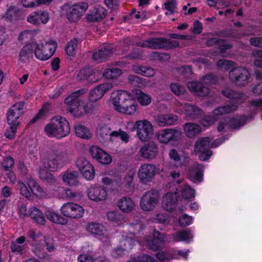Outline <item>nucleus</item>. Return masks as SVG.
<instances>
[{"label": "nucleus", "instance_id": "obj_1", "mask_svg": "<svg viewBox=\"0 0 262 262\" xmlns=\"http://www.w3.org/2000/svg\"><path fill=\"white\" fill-rule=\"evenodd\" d=\"M223 94L227 98L236 100L234 103L225 106H220L213 111L214 117L211 115L205 116L200 121L201 124L205 127L212 125L220 115L232 113L236 110L238 105L244 102L245 97L242 94L230 89H226L222 91Z\"/></svg>", "mask_w": 262, "mask_h": 262}, {"label": "nucleus", "instance_id": "obj_2", "mask_svg": "<svg viewBox=\"0 0 262 262\" xmlns=\"http://www.w3.org/2000/svg\"><path fill=\"white\" fill-rule=\"evenodd\" d=\"M110 100L114 110L122 114L133 115L139 108L133 95L125 91H114L111 94Z\"/></svg>", "mask_w": 262, "mask_h": 262}, {"label": "nucleus", "instance_id": "obj_3", "mask_svg": "<svg viewBox=\"0 0 262 262\" xmlns=\"http://www.w3.org/2000/svg\"><path fill=\"white\" fill-rule=\"evenodd\" d=\"M70 130L68 120L59 116L53 117L45 128V132L48 136L58 138L67 136Z\"/></svg>", "mask_w": 262, "mask_h": 262}, {"label": "nucleus", "instance_id": "obj_4", "mask_svg": "<svg viewBox=\"0 0 262 262\" xmlns=\"http://www.w3.org/2000/svg\"><path fill=\"white\" fill-rule=\"evenodd\" d=\"M126 128L131 132L136 130L138 138L142 141L149 139L154 132L152 124L147 119L137 120L134 124L133 122L128 121Z\"/></svg>", "mask_w": 262, "mask_h": 262}, {"label": "nucleus", "instance_id": "obj_5", "mask_svg": "<svg viewBox=\"0 0 262 262\" xmlns=\"http://www.w3.org/2000/svg\"><path fill=\"white\" fill-rule=\"evenodd\" d=\"M88 8V5L86 3L78 2L74 4H64L61 7V10L69 21L76 23L84 14Z\"/></svg>", "mask_w": 262, "mask_h": 262}, {"label": "nucleus", "instance_id": "obj_6", "mask_svg": "<svg viewBox=\"0 0 262 262\" xmlns=\"http://www.w3.org/2000/svg\"><path fill=\"white\" fill-rule=\"evenodd\" d=\"M222 139L216 140L214 143L210 145V140L209 137H205L199 138L194 146V151L200 154L199 158L202 161L208 160L212 155L211 151L208 150L209 147H216L224 142Z\"/></svg>", "mask_w": 262, "mask_h": 262}, {"label": "nucleus", "instance_id": "obj_7", "mask_svg": "<svg viewBox=\"0 0 262 262\" xmlns=\"http://www.w3.org/2000/svg\"><path fill=\"white\" fill-rule=\"evenodd\" d=\"M33 48L35 57L40 60L45 61L53 56L56 50L57 43L53 40L40 43L33 42Z\"/></svg>", "mask_w": 262, "mask_h": 262}, {"label": "nucleus", "instance_id": "obj_8", "mask_svg": "<svg viewBox=\"0 0 262 262\" xmlns=\"http://www.w3.org/2000/svg\"><path fill=\"white\" fill-rule=\"evenodd\" d=\"M138 46L152 49L171 48L179 46L177 41H171L164 38H150L146 41L136 43Z\"/></svg>", "mask_w": 262, "mask_h": 262}, {"label": "nucleus", "instance_id": "obj_9", "mask_svg": "<svg viewBox=\"0 0 262 262\" xmlns=\"http://www.w3.org/2000/svg\"><path fill=\"white\" fill-rule=\"evenodd\" d=\"M156 136L159 142L167 144L181 140L182 133L180 130L174 128H165L160 130Z\"/></svg>", "mask_w": 262, "mask_h": 262}, {"label": "nucleus", "instance_id": "obj_10", "mask_svg": "<svg viewBox=\"0 0 262 262\" xmlns=\"http://www.w3.org/2000/svg\"><path fill=\"white\" fill-rule=\"evenodd\" d=\"M160 195L156 190H151L145 192L141 198L140 206L145 211L152 210L159 203Z\"/></svg>", "mask_w": 262, "mask_h": 262}, {"label": "nucleus", "instance_id": "obj_11", "mask_svg": "<svg viewBox=\"0 0 262 262\" xmlns=\"http://www.w3.org/2000/svg\"><path fill=\"white\" fill-rule=\"evenodd\" d=\"M66 155L60 154L58 155H51L45 154L41 156L43 164L46 168L51 170H56L61 167L66 161Z\"/></svg>", "mask_w": 262, "mask_h": 262}, {"label": "nucleus", "instance_id": "obj_12", "mask_svg": "<svg viewBox=\"0 0 262 262\" xmlns=\"http://www.w3.org/2000/svg\"><path fill=\"white\" fill-rule=\"evenodd\" d=\"M60 211L63 216L73 219H80L84 214L83 208L81 206L73 202L64 204L61 207Z\"/></svg>", "mask_w": 262, "mask_h": 262}, {"label": "nucleus", "instance_id": "obj_13", "mask_svg": "<svg viewBox=\"0 0 262 262\" xmlns=\"http://www.w3.org/2000/svg\"><path fill=\"white\" fill-rule=\"evenodd\" d=\"M229 75L231 80L239 86L248 83L250 76L249 71L244 67L232 69L229 72Z\"/></svg>", "mask_w": 262, "mask_h": 262}, {"label": "nucleus", "instance_id": "obj_14", "mask_svg": "<svg viewBox=\"0 0 262 262\" xmlns=\"http://www.w3.org/2000/svg\"><path fill=\"white\" fill-rule=\"evenodd\" d=\"M24 113V103L19 102L13 104L7 112V122L9 125H20V118Z\"/></svg>", "mask_w": 262, "mask_h": 262}, {"label": "nucleus", "instance_id": "obj_15", "mask_svg": "<svg viewBox=\"0 0 262 262\" xmlns=\"http://www.w3.org/2000/svg\"><path fill=\"white\" fill-rule=\"evenodd\" d=\"M159 168L150 163H145L141 165L138 169L139 179L143 182L151 181L158 173Z\"/></svg>", "mask_w": 262, "mask_h": 262}, {"label": "nucleus", "instance_id": "obj_16", "mask_svg": "<svg viewBox=\"0 0 262 262\" xmlns=\"http://www.w3.org/2000/svg\"><path fill=\"white\" fill-rule=\"evenodd\" d=\"M176 112L180 114H184L191 119L198 118L202 114L201 110L198 106L189 103L182 104L179 102H177L176 104Z\"/></svg>", "mask_w": 262, "mask_h": 262}, {"label": "nucleus", "instance_id": "obj_17", "mask_svg": "<svg viewBox=\"0 0 262 262\" xmlns=\"http://www.w3.org/2000/svg\"><path fill=\"white\" fill-rule=\"evenodd\" d=\"M50 20V14L47 10H40L30 13L27 20L30 24L40 26L47 24Z\"/></svg>", "mask_w": 262, "mask_h": 262}, {"label": "nucleus", "instance_id": "obj_18", "mask_svg": "<svg viewBox=\"0 0 262 262\" xmlns=\"http://www.w3.org/2000/svg\"><path fill=\"white\" fill-rule=\"evenodd\" d=\"M86 192L89 199L96 202L105 201L108 196L106 189L102 186H91Z\"/></svg>", "mask_w": 262, "mask_h": 262}, {"label": "nucleus", "instance_id": "obj_19", "mask_svg": "<svg viewBox=\"0 0 262 262\" xmlns=\"http://www.w3.org/2000/svg\"><path fill=\"white\" fill-rule=\"evenodd\" d=\"M139 155L145 160H153L158 154V146L154 142H150L142 146L139 151Z\"/></svg>", "mask_w": 262, "mask_h": 262}, {"label": "nucleus", "instance_id": "obj_20", "mask_svg": "<svg viewBox=\"0 0 262 262\" xmlns=\"http://www.w3.org/2000/svg\"><path fill=\"white\" fill-rule=\"evenodd\" d=\"M89 152L93 159L102 164L108 165L112 162L111 156L98 146H91Z\"/></svg>", "mask_w": 262, "mask_h": 262}, {"label": "nucleus", "instance_id": "obj_21", "mask_svg": "<svg viewBox=\"0 0 262 262\" xmlns=\"http://www.w3.org/2000/svg\"><path fill=\"white\" fill-rule=\"evenodd\" d=\"M113 87L111 82L102 83L92 90L90 93L89 98L91 102H96L101 99L104 94Z\"/></svg>", "mask_w": 262, "mask_h": 262}, {"label": "nucleus", "instance_id": "obj_22", "mask_svg": "<svg viewBox=\"0 0 262 262\" xmlns=\"http://www.w3.org/2000/svg\"><path fill=\"white\" fill-rule=\"evenodd\" d=\"M151 240L148 239L146 241L147 246L152 250L156 251L160 249L163 244L166 242L165 235L157 230L154 231Z\"/></svg>", "mask_w": 262, "mask_h": 262}, {"label": "nucleus", "instance_id": "obj_23", "mask_svg": "<svg viewBox=\"0 0 262 262\" xmlns=\"http://www.w3.org/2000/svg\"><path fill=\"white\" fill-rule=\"evenodd\" d=\"M101 182L104 185L115 184L117 186L121 185V179L117 176L114 170H107L101 173L100 175Z\"/></svg>", "mask_w": 262, "mask_h": 262}, {"label": "nucleus", "instance_id": "obj_24", "mask_svg": "<svg viewBox=\"0 0 262 262\" xmlns=\"http://www.w3.org/2000/svg\"><path fill=\"white\" fill-rule=\"evenodd\" d=\"M113 49V47L112 45H102L97 51L94 53L93 58L98 62L104 61L112 54Z\"/></svg>", "mask_w": 262, "mask_h": 262}, {"label": "nucleus", "instance_id": "obj_25", "mask_svg": "<svg viewBox=\"0 0 262 262\" xmlns=\"http://www.w3.org/2000/svg\"><path fill=\"white\" fill-rule=\"evenodd\" d=\"M116 205L119 209L124 213H130L135 208L134 201L129 197L122 196L116 202Z\"/></svg>", "mask_w": 262, "mask_h": 262}, {"label": "nucleus", "instance_id": "obj_26", "mask_svg": "<svg viewBox=\"0 0 262 262\" xmlns=\"http://www.w3.org/2000/svg\"><path fill=\"white\" fill-rule=\"evenodd\" d=\"M178 119L177 116L168 114L158 115L156 118L155 121L159 126L163 127L174 124Z\"/></svg>", "mask_w": 262, "mask_h": 262}, {"label": "nucleus", "instance_id": "obj_27", "mask_svg": "<svg viewBox=\"0 0 262 262\" xmlns=\"http://www.w3.org/2000/svg\"><path fill=\"white\" fill-rule=\"evenodd\" d=\"M177 202V197L176 193L168 192L162 197V207L167 211H170L174 209Z\"/></svg>", "mask_w": 262, "mask_h": 262}, {"label": "nucleus", "instance_id": "obj_28", "mask_svg": "<svg viewBox=\"0 0 262 262\" xmlns=\"http://www.w3.org/2000/svg\"><path fill=\"white\" fill-rule=\"evenodd\" d=\"M203 172L202 166L195 164L189 170L187 175L191 181L195 183H199L203 181Z\"/></svg>", "mask_w": 262, "mask_h": 262}, {"label": "nucleus", "instance_id": "obj_29", "mask_svg": "<svg viewBox=\"0 0 262 262\" xmlns=\"http://www.w3.org/2000/svg\"><path fill=\"white\" fill-rule=\"evenodd\" d=\"M33 222L38 225H45L46 223L45 216L42 211L35 206L29 208V215Z\"/></svg>", "mask_w": 262, "mask_h": 262}, {"label": "nucleus", "instance_id": "obj_30", "mask_svg": "<svg viewBox=\"0 0 262 262\" xmlns=\"http://www.w3.org/2000/svg\"><path fill=\"white\" fill-rule=\"evenodd\" d=\"M66 103L69 111L75 117H79L84 114V101L75 100Z\"/></svg>", "mask_w": 262, "mask_h": 262}, {"label": "nucleus", "instance_id": "obj_31", "mask_svg": "<svg viewBox=\"0 0 262 262\" xmlns=\"http://www.w3.org/2000/svg\"><path fill=\"white\" fill-rule=\"evenodd\" d=\"M106 16V10L104 8L98 6L90 11L86 15V19L90 21H98Z\"/></svg>", "mask_w": 262, "mask_h": 262}, {"label": "nucleus", "instance_id": "obj_32", "mask_svg": "<svg viewBox=\"0 0 262 262\" xmlns=\"http://www.w3.org/2000/svg\"><path fill=\"white\" fill-rule=\"evenodd\" d=\"M183 129L185 135L188 138H193L202 132V128L199 124L192 122L185 123Z\"/></svg>", "mask_w": 262, "mask_h": 262}, {"label": "nucleus", "instance_id": "obj_33", "mask_svg": "<svg viewBox=\"0 0 262 262\" xmlns=\"http://www.w3.org/2000/svg\"><path fill=\"white\" fill-rule=\"evenodd\" d=\"M85 229L89 232L99 236L107 237V236L104 227L97 223H89L86 226Z\"/></svg>", "mask_w": 262, "mask_h": 262}, {"label": "nucleus", "instance_id": "obj_34", "mask_svg": "<svg viewBox=\"0 0 262 262\" xmlns=\"http://www.w3.org/2000/svg\"><path fill=\"white\" fill-rule=\"evenodd\" d=\"M188 88L190 91L196 94L198 96H204L208 94L209 89L203 86L202 84L196 81H191L187 84Z\"/></svg>", "mask_w": 262, "mask_h": 262}, {"label": "nucleus", "instance_id": "obj_35", "mask_svg": "<svg viewBox=\"0 0 262 262\" xmlns=\"http://www.w3.org/2000/svg\"><path fill=\"white\" fill-rule=\"evenodd\" d=\"M28 186L32 193L39 198H45L47 193L33 179L29 178L27 181Z\"/></svg>", "mask_w": 262, "mask_h": 262}, {"label": "nucleus", "instance_id": "obj_36", "mask_svg": "<svg viewBox=\"0 0 262 262\" xmlns=\"http://www.w3.org/2000/svg\"><path fill=\"white\" fill-rule=\"evenodd\" d=\"M28 186L32 193L39 198H45L47 193L33 179L29 178L27 181Z\"/></svg>", "mask_w": 262, "mask_h": 262}, {"label": "nucleus", "instance_id": "obj_37", "mask_svg": "<svg viewBox=\"0 0 262 262\" xmlns=\"http://www.w3.org/2000/svg\"><path fill=\"white\" fill-rule=\"evenodd\" d=\"M33 51V42L26 45L19 52V60L22 63H26L32 58Z\"/></svg>", "mask_w": 262, "mask_h": 262}, {"label": "nucleus", "instance_id": "obj_38", "mask_svg": "<svg viewBox=\"0 0 262 262\" xmlns=\"http://www.w3.org/2000/svg\"><path fill=\"white\" fill-rule=\"evenodd\" d=\"M135 242V241L133 240L132 237H126L122 242L123 244L125 246V249L118 247L112 251V255L115 258L122 256L125 254L127 248H131L132 246L134 244Z\"/></svg>", "mask_w": 262, "mask_h": 262}, {"label": "nucleus", "instance_id": "obj_39", "mask_svg": "<svg viewBox=\"0 0 262 262\" xmlns=\"http://www.w3.org/2000/svg\"><path fill=\"white\" fill-rule=\"evenodd\" d=\"M173 240L175 242H185L189 243L193 238L192 232L188 229H184L172 234Z\"/></svg>", "mask_w": 262, "mask_h": 262}, {"label": "nucleus", "instance_id": "obj_40", "mask_svg": "<svg viewBox=\"0 0 262 262\" xmlns=\"http://www.w3.org/2000/svg\"><path fill=\"white\" fill-rule=\"evenodd\" d=\"M45 214L47 219L54 223L64 225L67 223L66 219L56 213L52 209H47Z\"/></svg>", "mask_w": 262, "mask_h": 262}, {"label": "nucleus", "instance_id": "obj_41", "mask_svg": "<svg viewBox=\"0 0 262 262\" xmlns=\"http://www.w3.org/2000/svg\"><path fill=\"white\" fill-rule=\"evenodd\" d=\"M63 181L68 185L75 186L78 183V173L76 171L68 170L62 174Z\"/></svg>", "mask_w": 262, "mask_h": 262}, {"label": "nucleus", "instance_id": "obj_42", "mask_svg": "<svg viewBox=\"0 0 262 262\" xmlns=\"http://www.w3.org/2000/svg\"><path fill=\"white\" fill-rule=\"evenodd\" d=\"M74 128L76 135L80 138L88 140L92 137L93 134L91 130L82 124H76Z\"/></svg>", "mask_w": 262, "mask_h": 262}, {"label": "nucleus", "instance_id": "obj_43", "mask_svg": "<svg viewBox=\"0 0 262 262\" xmlns=\"http://www.w3.org/2000/svg\"><path fill=\"white\" fill-rule=\"evenodd\" d=\"M111 132L109 127L106 125H101L97 129V136L101 142L105 143L111 141Z\"/></svg>", "mask_w": 262, "mask_h": 262}, {"label": "nucleus", "instance_id": "obj_44", "mask_svg": "<svg viewBox=\"0 0 262 262\" xmlns=\"http://www.w3.org/2000/svg\"><path fill=\"white\" fill-rule=\"evenodd\" d=\"M6 17L11 23H14L20 19L21 12L17 7L11 6L6 12Z\"/></svg>", "mask_w": 262, "mask_h": 262}, {"label": "nucleus", "instance_id": "obj_45", "mask_svg": "<svg viewBox=\"0 0 262 262\" xmlns=\"http://www.w3.org/2000/svg\"><path fill=\"white\" fill-rule=\"evenodd\" d=\"M132 70L134 72L146 77H152L156 74L154 69L146 67L134 66Z\"/></svg>", "mask_w": 262, "mask_h": 262}, {"label": "nucleus", "instance_id": "obj_46", "mask_svg": "<svg viewBox=\"0 0 262 262\" xmlns=\"http://www.w3.org/2000/svg\"><path fill=\"white\" fill-rule=\"evenodd\" d=\"M117 139H120L122 142L127 143L129 141V136L126 132L119 129L118 130L112 131L111 134V142L115 141Z\"/></svg>", "mask_w": 262, "mask_h": 262}, {"label": "nucleus", "instance_id": "obj_47", "mask_svg": "<svg viewBox=\"0 0 262 262\" xmlns=\"http://www.w3.org/2000/svg\"><path fill=\"white\" fill-rule=\"evenodd\" d=\"M206 44L209 46H213L216 44L221 50V52L223 54L224 51L226 50L231 48V46L223 40L217 39L216 38H210L206 41Z\"/></svg>", "mask_w": 262, "mask_h": 262}, {"label": "nucleus", "instance_id": "obj_48", "mask_svg": "<svg viewBox=\"0 0 262 262\" xmlns=\"http://www.w3.org/2000/svg\"><path fill=\"white\" fill-rule=\"evenodd\" d=\"M122 74L121 70L116 67H110L106 68L104 73L103 76L108 79H115Z\"/></svg>", "mask_w": 262, "mask_h": 262}, {"label": "nucleus", "instance_id": "obj_49", "mask_svg": "<svg viewBox=\"0 0 262 262\" xmlns=\"http://www.w3.org/2000/svg\"><path fill=\"white\" fill-rule=\"evenodd\" d=\"M136 96L138 101L142 106H147L151 102V96L141 91H137Z\"/></svg>", "mask_w": 262, "mask_h": 262}, {"label": "nucleus", "instance_id": "obj_50", "mask_svg": "<svg viewBox=\"0 0 262 262\" xmlns=\"http://www.w3.org/2000/svg\"><path fill=\"white\" fill-rule=\"evenodd\" d=\"M78 49V40L77 39H73L67 43L65 50L69 56H73L75 55Z\"/></svg>", "mask_w": 262, "mask_h": 262}, {"label": "nucleus", "instance_id": "obj_51", "mask_svg": "<svg viewBox=\"0 0 262 262\" xmlns=\"http://www.w3.org/2000/svg\"><path fill=\"white\" fill-rule=\"evenodd\" d=\"M64 191L66 196L68 198H72L75 196V193L73 192L71 190H65L62 187H58L56 190H54V192H52V194L54 196H56L59 198H63L64 196L63 194V192Z\"/></svg>", "mask_w": 262, "mask_h": 262}, {"label": "nucleus", "instance_id": "obj_52", "mask_svg": "<svg viewBox=\"0 0 262 262\" xmlns=\"http://www.w3.org/2000/svg\"><path fill=\"white\" fill-rule=\"evenodd\" d=\"M181 195L185 200H188L195 196V190L188 185H184L181 189Z\"/></svg>", "mask_w": 262, "mask_h": 262}, {"label": "nucleus", "instance_id": "obj_53", "mask_svg": "<svg viewBox=\"0 0 262 262\" xmlns=\"http://www.w3.org/2000/svg\"><path fill=\"white\" fill-rule=\"evenodd\" d=\"M39 176L41 180L46 181L48 183L54 184L56 182V179L52 173L46 169H40Z\"/></svg>", "mask_w": 262, "mask_h": 262}, {"label": "nucleus", "instance_id": "obj_54", "mask_svg": "<svg viewBox=\"0 0 262 262\" xmlns=\"http://www.w3.org/2000/svg\"><path fill=\"white\" fill-rule=\"evenodd\" d=\"M235 65V62L228 60L221 59L217 62L218 68L224 71L229 70L231 68L234 67Z\"/></svg>", "mask_w": 262, "mask_h": 262}, {"label": "nucleus", "instance_id": "obj_55", "mask_svg": "<svg viewBox=\"0 0 262 262\" xmlns=\"http://www.w3.org/2000/svg\"><path fill=\"white\" fill-rule=\"evenodd\" d=\"M107 217L109 220L118 224H120L122 222V220L123 219V216L122 214L115 211L108 212Z\"/></svg>", "mask_w": 262, "mask_h": 262}, {"label": "nucleus", "instance_id": "obj_56", "mask_svg": "<svg viewBox=\"0 0 262 262\" xmlns=\"http://www.w3.org/2000/svg\"><path fill=\"white\" fill-rule=\"evenodd\" d=\"M93 69L91 68H85L81 70L77 74V78L78 80H83L88 79L93 74Z\"/></svg>", "mask_w": 262, "mask_h": 262}, {"label": "nucleus", "instance_id": "obj_57", "mask_svg": "<svg viewBox=\"0 0 262 262\" xmlns=\"http://www.w3.org/2000/svg\"><path fill=\"white\" fill-rule=\"evenodd\" d=\"M86 90L84 89L78 90L74 92H73L70 96L68 97L65 99V102L66 103H70L71 101H82L81 100H80L78 99L79 97L83 95V94L86 93Z\"/></svg>", "mask_w": 262, "mask_h": 262}, {"label": "nucleus", "instance_id": "obj_58", "mask_svg": "<svg viewBox=\"0 0 262 262\" xmlns=\"http://www.w3.org/2000/svg\"><path fill=\"white\" fill-rule=\"evenodd\" d=\"M83 176L88 180H92L95 176L94 167L91 164L81 171Z\"/></svg>", "mask_w": 262, "mask_h": 262}, {"label": "nucleus", "instance_id": "obj_59", "mask_svg": "<svg viewBox=\"0 0 262 262\" xmlns=\"http://www.w3.org/2000/svg\"><path fill=\"white\" fill-rule=\"evenodd\" d=\"M17 189L19 191L20 194L26 198H29L31 195L30 192L26 185L21 181L17 182Z\"/></svg>", "mask_w": 262, "mask_h": 262}, {"label": "nucleus", "instance_id": "obj_60", "mask_svg": "<svg viewBox=\"0 0 262 262\" xmlns=\"http://www.w3.org/2000/svg\"><path fill=\"white\" fill-rule=\"evenodd\" d=\"M128 80L131 84L137 87H142L144 85L143 79L135 75H131L128 77Z\"/></svg>", "mask_w": 262, "mask_h": 262}, {"label": "nucleus", "instance_id": "obj_61", "mask_svg": "<svg viewBox=\"0 0 262 262\" xmlns=\"http://www.w3.org/2000/svg\"><path fill=\"white\" fill-rule=\"evenodd\" d=\"M156 256L160 261L163 262L165 260H170L171 259L176 258V256L168 252H158Z\"/></svg>", "mask_w": 262, "mask_h": 262}, {"label": "nucleus", "instance_id": "obj_62", "mask_svg": "<svg viewBox=\"0 0 262 262\" xmlns=\"http://www.w3.org/2000/svg\"><path fill=\"white\" fill-rule=\"evenodd\" d=\"M90 165V162L83 157L79 158L76 161V165L80 171L89 167Z\"/></svg>", "mask_w": 262, "mask_h": 262}, {"label": "nucleus", "instance_id": "obj_63", "mask_svg": "<svg viewBox=\"0 0 262 262\" xmlns=\"http://www.w3.org/2000/svg\"><path fill=\"white\" fill-rule=\"evenodd\" d=\"M179 222L181 226L186 227L192 223L193 219L191 216L184 214L180 217Z\"/></svg>", "mask_w": 262, "mask_h": 262}, {"label": "nucleus", "instance_id": "obj_64", "mask_svg": "<svg viewBox=\"0 0 262 262\" xmlns=\"http://www.w3.org/2000/svg\"><path fill=\"white\" fill-rule=\"evenodd\" d=\"M252 55L256 58L254 64L262 68V51L256 50L252 52Z\"/></svg>", "mask_w": 262, "mask_h": 262}]
</instances>
